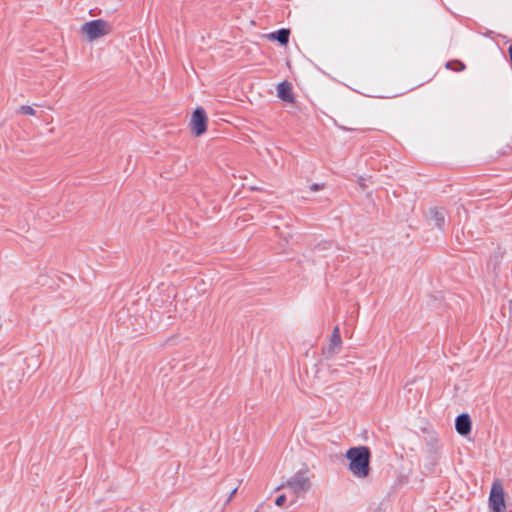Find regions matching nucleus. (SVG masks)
Masks as SVG:
<instances>
[{"label": "nucleus", "mask_w": 512, "mask_h": 512, "mask_svg": "<svg viewBox=\"0 0 512 512\" xmlns=\"http://www.w3.org/2000/svg\"><path fill=\"white\" fill-rule=\"evenodd\" d=\"M208 118L202 107H197L191 117L190 126L196 137L201 136L207 130Z\"/></svg>", "instance_id": "5"}, {"label": "nucleus", "mask_w": 512, "mask_h": 512, "mask_svg": "<svg viewBox=\"0 0 512 512\" xmlns=\"http://www.w3.org/2000/svg\"><path fill=\"white\" fill-rule=\"evenodd\" d=\"M310 191L312 192H317L321 189H323V185H319V184H312L310 187H309Z\"/></svg>", "instance_id": "13"}, {"label": "nucleus", "mask_w": 512, "mask_h": 512, "mask_svg": "<svg viewBox=\"0 0 512 512\" xmlns=\"http://www.w3.org/2000/svg\"><path fill=\"white\" fill-rule=\"evenodd\" d=\"M358 184L363 190L367 188L366 179L363 177L358 179Z\"/></svg>", "instance_id": "14"}, {"label": "nucleus", "mask_w": 512, "mask_h": 512, "mask_svg": "<svg viewBox=\"0 0 512 512\" xmlns=\"http://www.w3.org/2000/svg\"><path fill=\"white\" fill-rule=\"evenodd\" d=\"M290 30L280 29L277 32H272L266 35V38L271 41H278L281 45H286L289 41Z\"/></svg>", "instance_id": "10"}, {"label": "nucleus", "mask_w": 512, "mask_h": 512, "mask_svg": "<svg viewBox=\"0 0 512 512\" xmlns=\"http://www.w3.org/2000/svg\"><path fill=\"white\" fill-rule=\"evenodd\" d=\"M429 221L430 223L437 227L442 228L445 223V214L442 210L437 208H430L428 211Z\"/></svg>", "instance_id": "9"}, {"label": "nucleus", "mask_w": 512, "mask_h": 512, "mask_svg": "<svg viewBox=\"0 0 512 512\" xmlns=\"http://www.w3.org/2000/svg\"><path fill=\"white\" fill-rule=\"evenodd\" d=\"M342 345L343 341L340 335V328L339 326H335L329 338V343L327 347L323 350V355L327 359L332 358L333 356L340 352Z\"/></svg>", "instance_id": "6"}, {"label": "nucleus", "mask_w": 512, "mask_h": 512, "mask_svg": "<svg viewBox=\"0 0 512 512\" xmlns=\"http://www.w3.org/2000/svg\"><path fill=\"white\" fill-rule=\"evenodd\" d=\"M18 112L23 114V115H29V116H34L36 114L35 109L33 107L29 106V105L21 106L19 108Z\"/></svg>", "instance_id": "11"}, {"label": "nucleus", "mask_w": 512, "mask_h": 512, "mask_svg": "<svg viewBox=\"0 0 512 512\" xmlns=\"http://www.w3.org/2000/svg\"><path fill=\"white\" fill-rule=\"evenodd\" d=\"M489 505L493 512L505 511L506 505L504 499V489L502 483L499 480L495 481L491 487Z\"/></svg>", "instance_id": "4"}, {"label": "nucleus", "mask_w": 512, "mask_h": 512, "mask_svg": "<svg viewBox=\"0 0 512 512\" xmlns=\"http://www.w3.org/2000/svg\"><path fill=\"white\" fill-rule=\"evenodd\" d=\"M346 459L349 461V471L359 479H365L370 474L371 453L366 446L352 447L346 451Z\"/></svg>", "instance_id": "1"}, {"label": "nucleus", "mask_w": 512, "mask_h": 512, "mask_svg": "<svg viewBox=\"0 0 512 512\" xmlns=\"http://www.w3.org/2000/svg\"><path fill=\"white\" fill-rule=\"evenodd\" d=\"M471 428H472V422H471V418L468 414L463 413V414H460L456 418L455 429L460 435H462V436L468 435L471 432Z\"/></svg>", "instance_id": "7"}, {"label": "nucleus", "mask_w": 512, "mask_h": 512, "mask_svg": "<svg viewBox=\"0 0 512 512\" xmlns=\"http://www.w3.org/2000/svg\"><path fill=\"white\" fill-rule=\"evenodd\" d=\"M236 492H237V488H234V489L231 491L230 495H229L228 501H230V500L233 498V496L236 494Z\"/></svg>", "instance_id": "15"}, {"label": "nucleus", "mask_w": 512, "mask_h": 512, "mask_svg": "<svg viewBox=\"0 0 512 512\" xmlns=\"http://www.w3.org/2000/svg\"><path fill=\"white\" fill-rule=\"evenodd\" d=\"M285 502H286V496L285 495H280L275 500V504L277 506H283Z\"/></svg>", "instance_id": "12"}, {"label": "nucleus", "mask_w": 512, "mask_h": 512, "mask_svg": "<svg viewBox=\"0 0 512 512\" xmlns=\"http://www.w3.org/2000/svg\"><path fill=\"white\" fill-rule=\"evenodd\" d=\"M81 34L88 42L105 37L112 32V25L103 19L91 20L80 27Z\"/></svg>", "instance_id": "2"}, {"label": "nucleus", "mask_w": 512, "mask_h": 512, "mask_svg": "<svg viewBox=\"0 0 512 512\" xmlns=\"http://www.w3.org/2000/svg\"><path fill=\"white\" fill-rule=\"evenodd\" d=\"M287 487L289 488L296 497L302 496L305 493L309 492L312 483L310 477L307 474V471L300 470L296 472L285 484H282L277 488V490Z\"/></svg>", "instance_id": "3"}, {"label": "nucleus", "mask_w": 512, "mask_h": 512, "mask_svg": "<svg viewBox=\"0 0 512 512\" xmlns=\"http://www.w3.org/2000/svg\"><path fill=\"white\" fill-rule=\"evenodd\" d=\"M277 96L288 103H294L295 98L292 92V85L288 81H283L277 85Z\"/></svg>", "instance_id": "8"}]
</instances>
